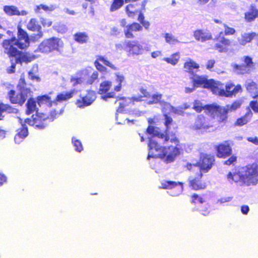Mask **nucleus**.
Wrapping results in <instances>:
<instances>
[{"mask_svg": "<svg viewBox=\"0 0 258 258\" xmlns=\"http://www.w3.org/2000/svg\"><path fill=\"white\" fill-rule=\"evenodd\" d=\"M245 88L250 93L251 97L255 99L250 102L249 106L255 113H258V90L255 92L254 91V90L257 89V84L252 81L247 83Z\"/></svg>", "mask_w": 258, "mask_h": 258, "instance_id": "nucleus-16", "label": "nucleus"}, {"mask_svg": "<svg viewBox=\"0 0 258 258\" xmlns=\"http://www.w3.org/2000/svg\"><path fill=\"white\" fill-rule=\"evenodd\" d=\"M9 101L12 104H17L20 106L23 105L26 101L28 96L25 92L19 91L17 93L14 90H11L8 93Z\"/></svg>", "mask_w": 258, "mask_h": 258, "instance_id": "nucleus-17", "label": "nucleus"}, {"mask_svg": "<svg viewBox=\"0 0 258 258\" xmlns=\"http://www.w3.org/2000/svg\"><path fill=\"white\" fill-rule=\"evenodd\" d=\"M214 41V48L220 53L227 52L231 45V41L223 35V32H220L215 37Z\"/></svg>", "mask_w": 258, "mask_h": 258, "instance_id": "nucleus-9", "label": "nucleus"}, {"mask_svg": "<svg viewBox=\"0 0 258 258\" xmlns=\"http://www.w3.org/2000/svg\"><path fill=\"white\" fill-rule=\"evenodd\" d=\"M216 159L215 155L211 153H200L199 158L197 165L200 172L202 173L208 172L215 165Z\"/></svg>", "mask_w": 258, "mask_h": 258, "instance_id": "nucleus-5", "label": "nucleus"}, {"mask_svg": "<svg viewBox=\"0 0 258 258\" xmlns=\"http://www.w3.org/2000/svg\"><path fill=\"white\" fill-rule=\"evenodd\" d=\"M19 121L22 124V127L18 130V133L14 138L15 142L17 144L22 142L28 135V128L26 124L23 123V119L19 117Z\"/></svg>", "mask_w": 258, "mask_h": 258, "instance_id": "nucleus-24", "label": "nucleus"}, {"mask_svg": "<svg viewBox=\"0 0 258 258\" xmlns=\"http://www.w3.org/2000/svg\"><path fill=\"white\" fill-rule=\"evenodd\" d=\"M163 116L164 118V125L165 126V130L164 133H167L169 134V131L170 129V126L171 125L173 122V119L171 117L168 115V114L165 113L163 114Z\"/></svg>", "mask_w": 258, "mask_h": 258, "instance_id": "nucleus-48", "label": "nucleus"}, {"mask_svg": "<svg viewBox=\"0 0 258 258\" xmlns=\"http://www.w3.org/2000/svg\"><path fill=\"white\" fill-rule=\"evenodd\" d=\"M116 81L118 83L117 85L114 87V91L115 92H119L122 88V83L123 82L124 80V78L122 75H120L119 74H116Z\"/></svg>", "mask_w": 258, "mask_h": 258, "instance_id": "nucleus-49", "label": "nucleus"}, {"mask_svg": "<svg viewBox=\"0 0 258 258\" xmlns=\"http://www.w3.org/2000/svg\"><path fill=\"white\" fill-rule=\"evenodd\" d=\"M96 99V94L94 91L89 90L86 94L76 100L75 104L80 108L90 105Z\"/></svg>", "mask_w": 258, "mask_h": 258, "instance_id": "nucleus-18", "label": "nucleus"}, {"mask_svg": "<svg viewBox=\"0 0 258 258\" xmlns=\"http://www.w3.org/2000/svg\"><path fill=\"white\" fill-rule=\"evenodd\" d=\"M215 63L216 61L214 59L208 60L206 64V69L210 71H212Z\"/></svg>", "mask_w": 258, "mask_h": 258, "instance_id": "nucleus-59", "label": "nucleus"}, {"mask_svg": "<svg viewBox=\"0 0 258 258\" xmlns=\"http://www.w3.org/2000/svg\"><path fill=\"white\" fill-rule=\"evenodd\" d=\"M37 102L39 106L43 104L48 103L49 106L52 105L53 101L51 100V98L47 95L38 96L36 98Z\"/></svg>", "mask_w": 258, "mask_h": 258, "instance_id": "nucleus-40", "label": "nucleus"}, {"mask_svg": "<svg viewBox=\"0 0 258 258\" xmlns=\"http://www.w3.org/2000/svg\"><path fill=\"white\" fill-rule=\"evenodd\" d=\"M256 34L255 32L244 33L241 35V37L238 38V42L241 45H245L249 43L254 38H255Z\"/></svg>", "mask_w": 258, "mask_h": 258, "instance_id": "nucleus-31", "label": "nucleus"}, {"mask_svg": "<svg viewBox=\"0 0 258 258\" xmlns=\"http://www.w3.org/2000/svg\"><path fill=\"white\" fill-rule=\"evenodd\" d=\"M183 68L185 71L189 74H193L194 70H198L200 66L191 59H188L184 63Z\"/></svg>", "mask_w": 258, "mask_h": 258, "instance_id": "nucleus-34", "label": "nucleus"}, {"mask_svg": "<svg viewBox=\"0 0 258 258\" xmlns=\"http://www.w3.org/2000/svg\"><path fill=\"white\" fill-rule=\"evenodd\" d=\"M4 12L9 16H24L27 14L25 11H20L18 8L15 6H5L3 7Z\"/></svg>", "mask_w": 258, "mask_h": 258, "instance_id": "nucleus-27", "label": "nucleus"}, {"mask_svg": "<svg viewBox=\"0 0 258 258\" xmlns=\"http://www.w3.org/2000/svg\"><path fill=\"white\" fill-rule=\"evenodd\" d=\"M170 112L178 115H181L183 113V112L182 109H177L172 106Z\"/></svg>", "mask_w": 258, "mask_h": 258, "instance_id": "nucleus-63", "label": "nucleus"}, {"mask_svg": "<svg viewBox=\"0 0 258 258\" xmlns=\"http://www.w3.org/2000/svg\"><path fill=\"white\" fill-rule=\"evenodd\" d=\"M100 62H103L104 65L109 67L113 70L115 71L117 70V68L114 64L108 61L107 59V58L102 55H97L96 56V59L94 62V64L97 71L100 73H106L107 71V68L102 65L100 63Z\"/></svg>", "mask_w": 258, "mask_h": 258, "instance_id": "nucleus-19", "label": "nucleus"}, {"mask_svg": "<svg viewBox=\"0 0 258 258\" xmlns=\"http://www.w3.org/2000/svg\"><path fill=\"white\" fill-rule=\"evenodd\" d=\"M237 157L234 155H231L229 156V158L226 160L224 161L223 162L224 165L230 166L231 165H233L237 162Z\"/></svg>", "mask_w": 258, "mask_h": 258, "instance_id": "nucleus-54", "label": "nucleus"}, {"mask_svg": "<svg viewBox=\"0 0 258 258\" xmlns=\"http://www.w3.org/2000/svg\"><path fill=\"white\" fill-rule=\"evenodd\" d=\"M72 142L74 147H75V150L78 152H81L83 148V146L79 140L76 139L75 138H72Z\"/></svg>", "mask_w": 258, "mask_h": 258, "instance_id": "nucleus-55", "label": "nucleus"}, {"mask_svg": "<svg viewBox=\"0 0 258 258\" xmlns=\"http://www.w3.org/2000/svg\"><path fill=\"white\" fill-rule=\"evenodd\" d=\"M164 38L166 42L170 45H174L179 42L178 40L170 33H165L164 34Z\"/></svg>", "mask_w": 258, "mask_h": 258, "instance_id": "nucleus-47", "label": "nucleus"}, {"mask_svg": "<svg viewBox=\"0 0 258 258\" xmlns=\"http://www.w3.org/2000/svg\"><path fill=\"white\" fill-rule=\"evenodd\" d=\"M58 116V112L54 109L51 110L49 115H47L48 120L49 122L53 121Z\"/></svg>", "mask_w": 258, "mask_h": 258, "instance_id": "nucleus-57", "label": "nucleus"}, {"mask_svg": "<svg viewBox=\"0 0 258 258\" xmlns=\"http://www.w3.org/2000/svg\"><path fill=\"white\" fill-rule=\"evenodd\" d=\"M161 188L171 189V195L176 197L180 195L183 190V183L180 181L164 180L161 183Z\"/></svg>", "mask_w": 258, "mask_h": 258, "instance_id": "nucleus-12", "label": "nucleus"}, {"mask_svg": "<svg viewBox=\"0 0 258 258\" xmlns=\"http://www.w3.org/2000/svg\"><path fill=\"white\" fill-rule=\"evenodd\" d=\"M213 127L206 120V117L203 115H199L195 119V123L192 126V130L195 131H207Z\"/></svg>", "mask_w": 258, "mask_h": 258, "instance_id": "nucleus-20", "label": "nucleus"}, {"mask_svg": "<svg viewBox=\"0 0 258 258\" xmlns=\"http://www.w3.org/2000/svg\"><path fill=\"white\" fill-rule=\"evenodd\" d=\"M150 99L147 101L148 105H152L155 104H160L162 101V94L160 93L154 94L151 95Z\"/></svg>", "mask_w": 258, "mask_h": 258, "instance_id": "nucleus-42", "label": "nucleus"}, {"mask_svg": "<svg viewBox=\"0 0 258 258\" xmlns=\"http://www.w3.org/2000/svg\"><path fill=\"white\" fill-rule=\"evenodd\" d=\"M252 116V112L250 110H249L244 115L236 119L234 122V125L241 126L247 124L251 119Z\"/></svg>", "mask_w": 258, "mask_h": 258, "instance_id": "nucleus-32", "label": "nucleus"}, {"mask_svg": "<svg viewBox=\"0 0 258 258\" xmlns=\"http://www.w3.org/2000/svg\"><path fill=\"white\" fill-rule=\"evenodd\" d=\"M243 64L233 63L232 68L233 72L238 75L249 74L254 68V63L252 59L249 56H244L242 58Z\"/></svg>", "mask_w": 258, "mask_h": 258, "instance_id": "nucleus-6", "label": "nucleus"}, {"mask_svg": "<svg viewBox=\"0 0 258 258\" xmlns=\"http://www.w3.org/2000/svg\"><path fill=\"white\" fill-rule=\"evenodd\" d=\"M229 111L227 108L220 106L216 113L218 123H225L228 119V113Z\"/></svg>", "mask_w": 258, "mask_h": 258, "instance_id": "nucleus-30", "label": "nucleus"}, {"mask_svg": "<svg viewBox=\"0 0 258 258\" xmlns=\"http://www.w3.org/2000/svg\"><path fill=\"white\" fill-rule=\"evenodd\" d=\"M220 105L215 104H207L204 105V110L207 114H213L216 113Z\"/></svg>", "mask_w": 258, "mask_h": 258, "instance_id": "nucleus-43", "label": "nucleus"}, {"mask_svg": "<svg viewBox=\"0 0 258 258\" xmlns=\"http://www.w3.org/2000/svg\"><path fill=\"white\" fill-rule=\"evenodd\" d=\"M123 49L128 56L141 55L144 51L143 46L137 40L125 41Z\"/></svg>", "mask_w": 258, "mask_h": 258, "instance_id": "nucleus-10", "label": "nucleus"}, {"mask_svg": "<svg viewBox=\"0 0 258 258\" xmlns=\"http://www.w3.org/2000/svg\"><path fill=\"white\" fill-rule=\"evenodd\" d=\"M216 84L213 94L221 97H232L242 92L240 84L235 85L232 82H229L225 84L224 89V85L222 83L216 81Z\"/></svg>", "mask_w": 258, "mask_h": 258, "instance_id": "nucleus-3", "label": "nucleus"}, {"mask_svg": "<svg viewBox=\"0 0 258 258\" xmlns=\"http://www.w3.org/2000/svg\"><path fill=\"white\" fill-rule=\"evenodd\" d=\"M136 6H137V4L134 5L130 3L126 6L125 11L128 17L134 18L137 12L136 9Z\"/></svg>", "mask_w": 258, "mask_h": 258, "instance_id": "nucleus-44", "label": "nucleus"}, {"mask_svg": "<svg viewBox=\"0 0 258 258\" xmlns=\"http://www.w3.org/2000/svg\"><path fill=\"white\" fill-rule=\"evenodd\" d=\"M223 27L224 28L225 35H232L235 34L236 31L234 28L229 27L225 24H223Z\"/></svg>", "mask_w": 258, "mask_h": 258, "instance_id": "nucleus-56", "label": "nucleus"}, {"mask_svg": "<svg viewBox=\"0 0 258 258\" xmlns=\"http://www.w3.org/2000/svg\"><path fill=\"white\" fill-rule=\"evenodd\" d=\"M214 148L216 155L219 158L225 159L232 154V148L228 141L218 144Z\"/></svg>", "mask_w": 258, "mask_h": 258, "instance_id": "nucleus-14", "label": "nucleus"}, {"mask_svg": "<svg viewBox=\"0 0 258 258\" xmlns=\"http://www.w3.org/2000/svg\"><path fill=\"white\" fill-rule=\"evenodd\" d=\"M256 18H258V9L254 5H251L248 11L244 14V19L246 22H251Z\"/></svg>", "mask_w": 258, "mask_h": 258, "instance_id": "nucleus-29", "label": "nucleus"}, {"mask_svg": "<svg viewBox=\"0 0 258 258\" xmlns=\"http://www.w3.org/2000/svg\"><path fill=\"white\" fill-rule=\"evenodd\" d=\"M99 74L96 71H94L90 77L87 79L86 83L88 85H92L98 78Z\"/></svg>", "mask_w": 258, "mask_h": 258, "instance_id": "nucleus-53", "label": "nucleus"}, {"mask_svg": "<svg viewBox=\"0 0 258 258\" xmlns=\"http://www.w3.org/2000/svg\"><path fill=\"white\" fill-rule=\"evenodd\" d=\"M135 102L132 100V97H118L115 101V103L118 102L119 104L117 111L119 113L123 112L125 107L128 106L130 104H134Z\"/></svg>", "mask_w": 258, "mask_h": 258, "instance_id": "nucleus-26", "label": "nucleus"}, {"mask_svg": "<svg viewBox=\"0 0 258 258\" xmlns=\"http://www.w3.org/2000/svg\"><path fill=\"white\" fill-rule=\"evenodd\" d=\"M142 29V26L137 22L128 24L126 26V29L124 30L125 37L127 39L133 38V32L141 31Z\"/></svg>", "mask_w": 258, "mask_h": 258, "instance_id": "nucleus-23", "label": "nucleus"}, {"mask_svg": "<svg viewBox=\"0 0 258 258\" xmlns=\"http://www.w3.org/2000/svg\"><path fill=\"white\" fill-rule=\"evenodd\" d=\"M146 133L152 135L149 138L148 143L149 153L147 159L159 158L166 163L172 162L180 154L181 146L175 133L170 135L167 133L156 130L154 126L149 125Z\"/></svg>", "mask_w": 258, "mask_h": 258, "instance_id": "nucleus-1", "label": "nucleus"}, {"mask_svg": "<svg viewBox=\"0 0 258 258\" xmlns=\"http://www.w3.org/2000/svg\"><path fill=\"white\" fill-rule=\"evenodd\" d=\"M112 86V83L109 81H103L100 84V87L98 93L100 95H104L101 97L104 100H107L108 98H112L114 97L113 92L108 93Z\"/></svg>", "mask_w": 258, "mask_h": 258, "instance_id": "nucleus-21", "label": "nucleus"}, {"mask_svg": "<svg viewBox=\"0 0 258 258\" xmlns=\"http://www.w3.org/2000/svg\"><path fill=\"white\" fill-rule=\"evenodd\" d=\"M160 105L161 107L162 111L163 112H166L167 111L170 112L172 107V105H171L170 103L163 100H162Z\"/></svg>", "mask_w": 258, "mask_h": 258, "instance_id": "nucleus-52", "label": "nucleus"}, {"mask_svg": "<svg viewBox=\"0 0 258 258\" xmlns=\"http://www.w3.org/2000/svg\"><path fill=\"white\" fill-rule=\"evenodd\" d=\"M242 101L240 100H237L233 101L231 104H228L225 106L229 112L234 111L239 108L241 106Z\"/></svg>", "mask_w": 258, "mask_h": 258, "instance_id": "nucleus-45", "label": "nucleus"}, {"mask_svg": "<svg viewBox=\"0 0 258 258\" xmlns=\"http://www.w3.org/2000/svg\"><path fill=\"white\" fill-rule=\"evenodd\" d=\"M35 128L44 129L49 123L47 115L41 112H36L35 117Z\"/></svg>", "mask_w": 258, "mask_h": 258, "instance_id": "nucleus-22", "label": "nucleus"}, {"mask_svg": "<svg viewBox=\"0 0 258 258\" xmlns=\"http://www.w3.org/2000/svg\"><path fill=\"white\" fill-rule=\"evenodd\" d=\"M179 58L180 53L179 52H177L171 54L169 57L164 58L163 60L168 63L175 66L178 62Z\"/></svg>", "mask_w": 258, "mask_h": 258, "instance_id": "nucleus-39", "label": "nucleus"}, {"mask_svg": "<svg viewBox=\"0 0 258 258\" xmlns=\"http://www.w3.org/2000/svg\"><path fill=\"white\" fill-rule=\"evenodd\" d=\"M41 23L44 27H49L52 25V22L45 18H42L41 20Z\"/></svg>", "mask_w": 258, "mask_h": 258, "instance_id": "nucleus-60", "label": "nucleus"}, {"mask_svg": "<svg viewBox=\"0 0 258 258\" xmlns=\"http://www.w3.org/2000/svg\"><path fill=\"white\" fill-rule=\"evenodd\" d=\"M31 36H29L27 31L23 29L21 25L17 26V37H15V45L20 49H25L29 46Z\"/></svg>", "mask_w": 258, "mask_h": 258, "instance_id": "nucleus-7", "label": "nucleus"}, {"mask_svg": "<svg viewBox=\"0 0 258 258\" xmlns=\"http://www.w3.org/2000/svg\"><path fill=\"white\" fill-rule=\"evenodd\" d=\"M124 0H113L110 7V11L113 12L120 8L124 4Z\"/></svg>", "mask_w": 258, "mask_h": 258, "instance_id": "nucleus-46", "label": "nucleus"}, {"mask_svg": "<svg viewBox=\"0 0 258 258\" xmlns=\"http://www.w3.org/2000/svg\"><path fill=\"white\" fill-rule=\"evenodd\" d=\"M194 36L196 40L201 42L210 40L213 38L212 35L209 31L203 29L195 30L194 32Z\"/></svg>", "mask_w": 258, "mask_h": 258, "instance_id": "nucleus-25", "label": "nucleus"}, {"mask_svg": "<svg viewBox=\"0 0 258 258\" xmlns=\"http://www.w3.org/2000/svg\"><path fill=\"white\" fill-rule=\"evenodd\" d=\"M32 119L30 118H27L25 119L24 123H27L29 125L33 126L35 127V117H34V115L32 116Z\"/></svg>", "mask_w": 258, "mask_h": 258, "instance_id": "nucleus-61", "label": "nucleus"}, {"mask_svg": "<svg viewBox=\"0 0 258 258\" xmlns=\"http://www.w3.org/2000/svg\"><path fill=\"white\" fill-rule=\"evenodd\" d=\"M190 201L194 205L202 204L206 202L204 197L197 193H193L190 196Z\"/></svg>", "mask_w": 258, "mask_h": 258, "instance_id": "nucleus-38", "label": "nucleus"}, {"mask_svg": "<svg viewBox=\"0 0 258 258\" xmlns=\"http://www.w3.org/2000/svg\"><path fill=\"white\" fill-rule=\"evenodd\" d=\"M74 40L80 44L86 43L88 42L89 37L85 32H78L73 35Z\"/></svg>", "mask_w": 258, "mask_h": 258, "instance_id": "nucleus-35", "label": "nucleus"}, {"mask_svg": "<svg viewBox=\"0 0 258 258\" xmlns=\"http://www.w3.org/2000/svg\"><path fill=\"white\" fill-rule=\"evenodd\" d=\"M13 109L12 107L9 104L0 103V120L3 119V113L5 112H11Z\"/></svg>", "mask_w": 258, "mask_h": 258, "instance_id": "nucleus-50", "label": "nucleus"}, {"mask_svg": "<svg viewBox=\"0 0 258 258\" xmlns=\"http://www.w3.org/2000/svg\"><path fill=\"white\" fill-rule=\"evenodd\" d=\"M192 83L195 87L210 89L213 93L217 85L216 81L214 79H207L206 77L202 76H197L193 79Z\"/></svg>", "mask_w": 258, "mask_h": 258, "instance_id": "nucleus-13", "label": "nucleus"}, {"mask_svg": "<svg viewBox=\"0 0 258 258\" xmlns=\"http://www.w3.org/2000/svg\"><path fill=\"white\" fill-rule=\"evenodd\" d=\"M15 36H13L10 39L4 40L1 44L4 53L8 55L10 59H15L19 54L21 53V51L19 50L15 46Z\"/></svg>", "mask_w": 258, "mask_h": 258, "instance_id": "nucleus-8", "label": "nucleus"}, {"mask_svg": "<svg viewBox=\"0 0 258 258\" xmlns=\"http://www.w3.org/2000/svg\"><path fill=\"white\" fill-rule=\"evenodd\" d=\"M227 178L230 182L240 183V185H256L258 183V160L229 172Z\"/></svg>", "mask_w": 258, "mask_h": 258, "instance_id": "nucleus-2", "label": "nucleus"}, {"mask_svg": "<svg viewBox=\"0 0 258 258\" xmlns=\"http://www.w3.org/2000/svg\"><path fill=\"white\" fill-rule=\"evenodd\" d=\"M27 83L26 82L25 78L24 76H21L18 83L17 85V88L18 90L20 92H25L27 94V93L30 92V89L26 88Z\"/></svg>", "mask_w": 258, "mask_h": 258, "instance_id": "nucleus-41", "label": "nucleus"}, {"mask_svg": "<svg viewBox=\"0 0 258 258\" xmlns=\"http://www.w3.org/2000/svg\"><path fill=\"white\" fill-rule=\"evenodd\" d=\"M76 92V91L75 90H72L69 92H62L58 93L54 99L53 102L57 104L58 102L61 103L67 101L73 97Z\"/></svg>", "mask_w": 258, "mask_h": 258, "instance_id": "nucleus-28", "label": "nucleus"}, {"mask_svg": "<svg viewBox=\"0 0 258 258\" xmlns=\"http://www.w3.org/2000/svg\"><path fill=\"white\" fill-rule=\"evenodd\" d=\"M26 28L30 31L36 32V34L31 35L32 41H38L43 36V32L42 30V27L36 18H31L26 25Z\"/></svg>", "mask_w": 258, "mask_h": 258, "instance_id": "nucleus-11", "label": "nucleus"}, {"mask_svg": "<svg viewBox=\"0 0 258 258\" xmlns=\"http://www.w3.org/2000/svg\"><path fill=\"white\" fill-rule=\"evenodd\" d=\"M10 61L11 62V66L10 68L8 70L7 72L9 74H12L15 72L16 64H18V63L16 62V59L14 58L10 59Z\"/></svg>", "mask_w": 258, "mask_h": 258, "instance_id": "nucleus-58", "label": "nucleus"}, {"mask_svg": "<svg viewBox=\"0 0 258 258\" xmlns=\"http://www.w3.org/2000/svg\"><path fill=\"white\" fill-rule=\"evenodd\" d=\"M203 173L200 172L196 176H190L188 179V186L193 190H202L206 188L207 185L203 179Z\"/></svg>", "mask_w": 258, "mask_h": 258, "instance_id": "nucleus-15", "label": "nucleus"}, {"mask_svg": "<svg viewBox=\"0 0 258 258\" xmlns=\"http://www.w3.org/2000/svg\"><path fill=\"white\" fill-rule=\"evenodd\" d=\"M247 140L255 145H258V138L257 137H248L247 138Z\"/></svg>", "mask_w": 258, "mask_h": 258, "instance_id": "nucleus-64", "label": "nucleus"}, {"mask_svg": "<svg viewBox=\"0 0 258 258\" xmlns=\"http://www.w3.org/2000/svg\"><path fill=\"white\" fill-rule=\"evenodd\" d=\"M35 58L34 56H29L27 53L21 51V54H19L16 57V62L22 63L23 62H29Z\"/></svg>", "mask_w": 258, "mask_h": 258, "instance_id": "nucleus-37", "label": "nucleus"}, {"mask_svg": "<svg viewBox=\"0 0 258 258\" xmlns=\"http://www.w3.org/2000/svg\"><path fill=\"white\" fill-rule=\"evenodd\" d=\"M139 91L142 95L137 96H133L132 97V100L133 101L141 102L143 100L144 98L148 99L151 97L150 93L148 92L146 89L143 87H141L139 89Z\"/></svg>", "mask_w": 258, "mask_h": 258, "instance_id": "nucleus-36", "label": "nucleus"}, {"mask_svg": "<svg viewBox=\"0 0 258 258\" xmlns=\"http://www.w3.org/2000/svg\"><path fill=\"white\" fill-rule=\"evenodd\" d=\"M192 109L197 112L200 113L203 110H204L205 108L200 101L196 100L194 102Z\"/></svg>", "mask_w": 258, "mask_h": 258, "instance_id": "nucleus-51", "label": "nucleus"}, {"mask_svg": "<svg viewBox=\"0 0 258 258\" xmlns=\"http://www.w3.org/2000/svg\"><path fill=\"white\" fill-rule=\"evenodd\" d=\"M55 29L58 32H61L63 33L65 32L67 28L66 26L64 25H59L58 26H56V28Z\"/></svg>", "mask_w": 258, "mask_h": 258, "instance_id": "nucleus-62", "label": "nucleus"}, {"mask_svg": "<svg viewBox=\"0 0 258 258\" xmlns=\"http://www.w3.org/2000/svg\"><path fill=\"white\" fill-rule=\"evenodd\" d=\"M26 109L25 113L27 115H29L33 113L34 112H38V108L36 106V101L33 98L28 99L26 104Z\"/></svg>", "mask_w": 258, "mask_h": 258, "instance_id": "nucleus-33", "label": "nucleus"}, {"mask_svg": "<svg viewBox=\"0 0 258 258\" xmlns=\"http://www.w3.org/2000/svg\"><path fill=\"white\" fill-rule=\"evenodd\" d=\"M63 43L59 38L52 37L43 40L38 45V51L48 54L53 51H59Z\"/></svg>", "mask_w": 258, "mask_h": 258, "instance_id": "nucleus-4", "label": "nucleus"}]
</instances>
